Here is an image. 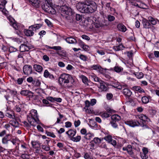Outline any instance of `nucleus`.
Wrapping results in <instances>:
<instances>
[{
  "label": "nucleus",
  "instance_id": "25",
  "mask_svg": "<svg viewBox=\"0 0 159 159\" xmlns=\"http://www.w3.org/2000/svg\"><path fill=\"white\" fill-rule=\"evenodd\" d=\"M33 68L36 71L39 73H41L43 70V68L41 65L37 64L33 65Z\"/></svg>",
  "mask_w": 159,
  "mask_h": 159
},
{
  "label": "nucleus",
  "instance_id": "21",
  "mask_svg": "<svg viewBox=\"0 0 159 159\" xmlns=\"http://www.w3.org/2000/svg\"><path fill=\"white\" fill-rule=\"evenodd\" d=\"M47 99L49 101L52 102H61L62 101L61 98H55L49 96L47 97Z\"/></svg>",
  "mask_w": 159,
  "mask_h": 159
},
{
  "label": "nucleus",
  "instance_id": "18",
  "mask_svg": "<svg viewBox=\"0 0 159 159\" xmlns=\"http://www.w3.org/2000/svg\"><path fill=\"white\" fill-rule=\"evenodd\" d=\"M99 83L100 84V86L99 87V88L101 91L105 92L106 91L108 90L107 85H106V83L102 80Z\"/></svg>",
  "mask_w": 159,
  "mask_h": 159
},
{
  "label": "nucleus",
  "instance_id": "20",
  "mask_svg": "<svg viewBox=\"0 0 159 159\" xmlns=\"http://www.w3.org/2000/svg\"><path fill=\"white\" fill-rule=\"evenodd\" d=\"M65 41L68 43L70 44H76L77 41L75 38L70 36L65 39Z\"/></svg>",
  "mask_w": 159,
  "mask_h": 159
},
{
  "label": "nucleus",
  "instance_id": "39",
  "mask_svg": "<svg viewBox=\"0 0 159 159\" xmlns=\"http://www.w3.org/2000/svg\"><path fill=\"white\" fill-rule=\"evenodd\" d=\"M81 139V137L80 135H78L75 137H71V140L74 142H78L80 141Z\"/></svg>",
  "mask_w": 159,
  "mask_h": 159
},
{
  "label": "nucleus",
  "instance_id": "1",
  "mask_svg": "<svg viewBox=\"0 0 159 159\" xmlns=\"http://www.w3.org/2000/svg\"><path fill=\"white\" fill-rule=\"evenodd\" d=\"M77 9L84 13H92L96 11L97 5L92 1H87L85 2H79L76 5Z\"/></svg>",
  "mask_w": 159,
  "mask_h": 159
},
{
  "label": "nucleus",
  "instance_id": "31",
  "mask_svg": "<svg viewBox=\"0 0 159 159\" xmlns=\"http://www.w3.org/2000/svg\"><path fill=\"white\" fill-rule=\"evenodd\" d=\"M91 79L95 82H98L99 83L102 80L99 78L97 77L96 75L93 74L90 75Z\"/></svg>",
  "mask_w": 159,
  "mask_h": 159
},
{
  "label": "nucleus",
  "instance_id": "10",
  "mask_svg": "<svg viewBox=\"0 0 159 159\" xmlns=\"http://www.w3.org/2000/svg\"><path fill=\"white\" fill-rule=\"evenodd\" d=\"M23 72L25 75H29L32 72V67L29 65H25L23 67Z\"/></svg>",
  "mask_w": 159,
  "mask_h": 159
},
{
  "label": "nucleus",
  "instance_id": "27",
  "mask_svg": "<svg viewBox=\"0 0 159 159\" xmlns=\"http://www.w3.org/2000/svg\"><path fill=\"white\" fill-rule=\"evenodd\" d=\"M148 19L152 25H155L156 24L157 22H158V20L157 19L153 18L152 16H150L148 17Z\"/></svg>",
  "mask_w": 159,
  "mask_h": 159
},
{
  "label": "nucleus",
  "instance_id": "43",
  "mask_svg": "<svg viewBox=\"0 0 159 159\" xmlns=\"http://www.w3.org/2000/svg\"><path fill=\"white\" fill-rule=\"evenodd\" d=\"M93 135H94L93 134L89 133L86 134L84 138L86 139L89 140L91 139V138L93 136Z\"/></svg>",
  "mask_w": 159,
  "mask_h": 159
},
{
  "label": "nucleus",
  "instance_id": "23",
  "mask_svg": "<svg viewBox=\"0 0 159 159\" xmlns=\"http://www.w3.org/2000/svg\"><path fill=\"white\" fill-rule=\"evenodd\" d=\"M117 27L119 31L122 32H125L127 30L126 26L122 23L118 24Z\"/></svg>",
  "mask_w": 159,
  "mask_h": 159
},
{
  "label": "nucleus",
  "instance_id": "32",
  "mask_svg": "<svg viewBox=\"0 0 159 159\" xmlns=\"http://www.w3.org/2000/svg\"><path fill=\"white\" fill-rule=\"evenodd\" d=\"M112 121L118 122L120 120V117L117 114L113 115L111 116Z\"/></svg>",
  "mask_w": 159,
  "mask_h": 159
},
{
  "label": "nucleus",
  "instance_id": "4",
  "mask_svg": "<svg viewBox=\"0 0 159 159\" xmlns=\"http://www.w3.org/2000/svg\"><path fill=\"white\" fill-rule=\"evenodd\" d=\"M40 27L39 24L32 25L29 27L28 29H25L24 30V33L27 36H32L34 34V32H36Z\"/></svg>",
  "mask_w": 159,
  "mask_h": 159
},
{
  "label": "nucleus",
  "instance_id": "28",
  "mask_svg": "<svg viewBox=\"0 0 159 159\" xmlns=\"http://www.w3.org/2000/svg\"><path fill=\"white\" fill-rule=\"evenodd\" d=\"M29 49V47L24 44H21L20 47V51L21 52L28 51Z\"/></svg>",
  "mask_w": 159,
  "mask_h": 159
},
{
  "label": "nucleus",
  "instance_id": "15",
  "mask_svg": "<svg viewBox=\"0 0 159 159\" xmlns=\"http://www.w3.org/2000/svg\"><path fill=\"white\" fill-rule=\"evenodd\" d=\"M11 136L12 135L9 134H6L2 139V143L3 144H7Z\"/></svg>",
  "mask_w": 159,
  "mask_h": 159
},
{
  "label": "nucleus",
  "instance_id": "36",
  "mask_svg": "<svg viewBox=\"0 0 159 159\" xmlns=\"http://www.w3.org/2000/svg\"><path fill=\"white\" fill-rule=\"evenodd\" d=\"M57 53L60 56L62 57H66V52L65 50H62V49H61V50L57 52Z\"/></svg>",
  "mask_w": 159,
  "mask_h": 159
},
{
  "label": "nucleus",
  "instance_id": "17",
  "mask_svg": "<svg viewBox=\"0 0 159 159\" xmlns=\"http://www.w3.org/2000/svg\"><path fill=\"white\" fill-rule=\"evenodd\" d=\"M6 116L7 117L14 119L15 118L14 113L13 111L10 110V108L7 107L6 111Z\"/></svg>",
  "mask_w": 159,
  "mask_h": 159
},
{
  "label": "nucleus",
  "instance_id": "2",
  "mask_svg": "<svg viewBox=\"0 0 159 159\" xmlns=\"http://www.w3.org/2000/svg\"><path fill=\"white\" fill-rule=\"evenodd\" d=\"M58 81L59 85L62 87L65 88L68 87V84H73L75 81L70 75L66 73L61 74L58 78Z\"/></svg>",
  "mask_w": 159,
  "mask_h": 159
},
{
  "label": "nucleus",
  "instance_id": "8",
  "mask_svg": "<svg viewBox=\"0 0 159 159\" xmlns=\"http://www.w3.org/2000/svg\"><path fill=\"white\" fill-rule=\"evenodd\" d=\"M10 25L12 26L15 30V33L16 34L18 35L19 36H21L22 35L21 32L18 30V26L16 23V21L14 20L13 19L12 20H10Z\"/></svg>",
  "mask_w": 159,
  "mask_h": 159
},
{
  "label": "nucleus",
  "instance_id": "9",
  "mask_svg": "<svg viewBox=\"0 0 159 159\" xmlns=\"http://www.w3.org/2000/svg\"><path fill=\"white\" fill-rule=\"evenodd\" d=\"M30 114L32 120L35 121L37 124H40V122L37 116V111L35 110H32L31 111Z\"/></svg>",
  "mask_w": 159,
  "mask_h": 159
},
{
  "label": "nucleus",
  "instance_id": "7",
  "mask_svg": "<svg viewBox=\"0 0 159 159\" xmlns=\"http://www.w3.org/2000/svg\"><path fill=\"white\" fill-rule=\"evenodd\" d=\"M89 68L92 70H96L101 74H104L105 72V70L98 64L91 65L90 66Z\"/></svg>",
  "mask_w": 159,
  "mask_h": 159
},
{
  "label": "nucleus",
  "instance_id": "53",
  "mask_svg": "<svg viewBox=\"0 0 159 159\" xmlns=\"http://www.w3.org/2000/svg\"><path fill=\"white\" fill-rule=\"evenodd\" d=\"M21 157L23 159H29V155L26 154H23L21 155Z\"/></svg>",
  "mask_w": 159,
  "mask_h": 159
},
{
  "label": "nucleus",
  "instance_id": "58",
  "mask_svg": "<svg viewBox=\"0 0 159 159\" xmlns=\"http://www.w3.org/2000/svg\"><path fill=\"white\" fill-rule=\"evenodd\" d=\"M80 58L84 61H86L87 60V58L85 56L81 54L80 56Z\"/></svg>",
  "mask_w": 159,
  "mask_h": 159
},
{
  "label": "nucleus",
  "instance_id": "12",
  "mask_svg": "<svg viewBox=\"0 0 159 159\" xmlns=\"http://www.w3.org/2000/svg\"><path fill=\"white\" fill-rule=\"evenodd\" d=\"M122 150L124 151H127L129 154L132 157H134L133 153L132 151V147L131 145H128L126 147H123L122 148Z\"/></svg>",
  "mask_w": 159,
  "mask_h": 159
},
{
  "label": "nucleus",
  "instance_id": "46",
  "mask_svg": "<svg viewBox=\"0 0 159 159\" xmlns=\"http://www.w3.org/2000/svg\"><path fill=\"white\" fill-rule=\"evenodd\" d=\"M46 134L48 136H50L53 138H55L56 137V136L53 132H49L46 131Z\"/></svg>",
  "mask_w": 159,
  "mask_h": 159
},
{
  "label": "nucleus",
  "instance_id": "6",
  "mask_svg": "<svg viewBox=\"0 0 159 159\" xmlns=\"http://www.w3.org/2000/svg\"><path fill=\"white\" fill-rule=\"evenodd\" d=\"M139 119H140L139 122L140 126H141L144 128H149L148 126L147 125L146 121H150V119L145 115L143 114H140L138 115Z\"/></svg>",
  "mask_w": 159,
  "mask_h": 159
},
{
  "label": "nucleus",
  "instance_id": "11",
  "mask_svg": "<svg viewBox=\"0 0 159 159\" xmlns=\"http://www.w3.org/2000/svg\"><path fill=\"white\" fill-rule=\"evenodd\" d=\"M125 123L126 125L133 127L140 126L139 122L136 120L126 121L125 122Z\"/></svg>",
  "mask_w": 159,
  "mask_h": 159
},
{
  "label": "nucleus",
  "instance_id": "49",
  "mask_svg": "<svg viewBox=\"0 0 159 159\" xmlns=\"http://www.w3.org/2000/svg\"><path fill=\"white\" fill-rule=\"evenodd\" d=\"M21 105L20 104L19 105H16L15 107V110H16L17 112H20V111L21 109Z\"/></svg>",
  "mask_w": 159,
  "mask_h": 159
},
{
  "label": "nucleus",
  "instance_id": "38",
  "mask_svg": "<svg viewBox=\"0 0 159 159\" xmlns=\"http://www.w3.org/2000/svg\"><path fill=\"white\" fill-rule=\"evenodd\" d=\"M108 24L107 23L105 24H102V23L98 22L95 23L94 24V26L96 28H99L100 27H103L105 25H107Z\"/></svg>",
  "mask_w": 159,
  "mask_h": 159
},
{
  "label": "nucleus",
  "instance_id": "35",
  "mask_svg": "<svg viewBox=\"0 0 159 159\" xmlns=\"http://www.w3.org/2000/svg\"><path fill=\"white\" fill-rule=\"evenodd\" d=\"M9 123L14 127H18L19 126V123L16 120H10Z\"/></svg>",
  "mask_w": 159,
  "mask_h": 159
},
{
  "label": "nucleus",
  "instance_id": "61",
  "mask_svg": "<svg viewBox=\"0 0 159 159\" xmlns=\"http://www.w3.org/2000/svg\"><path fill=\"white\" fill-rule=\"evenodd\" d=\"M75 126V127H78L80 124V120L75 121L74 123Z\"/></svg>",
  "mask_w": 159,
  "mask_h": 159
},
{
  "label": "nucleus",
  "instance_id": "24",
  "mask_svg": "<svg viewBox=\"0 0 159 159\" xmlns=\"http://www.w3.org/2000/svg\"><path fill=\"white\" fill-rule=\"evenodd\" d=\"M131 89L136 92H139V93H144V90L141 87L139 86H134L131 88Z\"/></svg>",
  "mask_w": 159,
  "mask_h": 159
},
{
  "label": "nucleus",
  "instance_id": "56",
  "mask_svg": "<svg viewBox=\"0 0 159 159\" xmlns=\"http://www.w3.org/2000/svg\"><path fill=\"white\" fill-rule=\"evenodd\" d=\"M53 48V50L56 51L57 52L61 50V49H62V48L60 46H54Z\"/></svg>",
  "mask_w": 159,
  "mask_h": 159
},
{
  "label": "nucleus",
  "instance_id": "50",
  "mask_svg": "<svg viewBox=\"0 0 159 159\" xmlns=\"http://www.w3.org/2000/svg\"><path fill=\"white\" fill-rule=\"evenodd\" d=\"M84 157L85 159H93L92 157L87 152L84 153Z\"/></svg>",
  "mask_w": 159,
  "mask_h": 159
},
{
  "label": "nucleus",
  "instance_id": "63",
  "mask_svg": "<svg viewBox=\"0 0 159 159\" xmlns=\"http://www.w3.org/2000/svg\"><path fill=\"white\" fill-rule=\"evenodd\" d=\"M75 19L77 21L80 20L82 19V16L79 14L75 15Z\"/></svg>",
  "mask_w": 159,
  "mask_h": 159
},
{
  "label": "nucleus",
  "instance_id": "30",
  "mask_svg": "<svg viewBox=\"0 0 159 159\" xmlns=\"http://www.w3.org/2000/svg\"><path fill=\"white\" fill-rule=\"evenodd\" d=\"M76 133V130H73L72 129H70L66 132V134L71 137H73L75 135Z\"/></svg>",
  "mask_w": 159,
  "mask_h": 159
},
{
  "label": "nucleus",
  "instance_id": "45",
  "mask_svg": "<svg viewBox=\"0 0 159 159\" xmlns=\"http://www.w3.org/2000/svg\"><path fill=\"white\" fill-rule=\"evenodd\" d=\"M31 143L34 148H36L39 147V144L38 142L32 141Z\"/></svg>",
  "mask_w": 159,
  "mask_h": 159
},
{
  "label": "nucleus",
  "instance_id": "33",
  "mask_svg": "<svg viewBox=\"0 0 159 159\" xmlns=\"http://www.w3.org/2000/svg\"><path fill=\"white\" fill-rule=\"evenodd\" d=\"M150 96H143L141 100L143 104H146L149 101V99L151 98Z\"/></svg>",
  "mask_w": 159,
  "mask_h": 159
},
{
  "label": "nucleus",
  "instance_id": "62",
  "mask_svg": "<svg viewBox=\"0 0 159 159\" xmlns=\"http://www.w3.org/2000/svg\"><path fill=\"white\" fill-rule=\"evenodd\" d=\"M9 51L10 52H15L17 51V49L13 47H10L9 49Z\"/></svg>",
  "mask_w": 159,
  "mask_h": 159
},
{
  "label": "nucleus",
  "instance_id": "16",
  "mask_svg": "<svg viewBox=\"0 0 159 159\" xmlns=\"http://www.w3.org/2000/svg\"><path fill=\"white\" fill-rule=\"evenodd\" d=\"M142 152H141L140 156L142 159H147L148 157V150L147 148H143L142 149Z\"/></svg>",
  "mask_w": 159,
  "mask_h": 159
},
{
  "label": "nucleus",
  "instance_id": "5",
  "mask_svg": "<svg viewBox=\"0 0 159 159\" xmlns=\"http://www.w3.org/2000/svg\"><path fill=\"white\" fill-rule=\"evenodd\" d=\"M60 13L62 16L66 17H67V16L73 15L75 14L74 11L71 8L66 6H63L61 8Z\"/></svg>",
  "mask_w": 159,
  "mask_h": 159
},
{
  "label": "nucleus",
  "instance_id": "48",
  "mask_svg": "<svg viewBox=\"0 0 159 159\" xmlns=\"http://www.w3.org/2000/svg\"><path fill=\"white\" fill-rule=\"evenodd\" d=\"M45 22L46 23L48 26L51 28L53 27V25L52 23L48 20H45Z\"/></svg>",
  "mask_w": 159,
  "mask_h": 159
},
{
  "label": "nucleus",
  "instance_id": "44",
  "mask_svg": "<svg viewBox=\"0 0 159 159\" xmlns=\"http://www.w3.org/2000/svg\"><path fill=\"white\" fill-rule=\"evenodd\" d=\"M107 18L110 22H112L115 20V17L110 15H108L107 16Z\"/></svg>",
  "mask_w": 159,
  "mask_h": 159
},
{
  "label": "nucleus",
  "instance_id": "54",
  "mask_svg": "<svg viewBox=\"0 0 159 159\" xmlns=\"http://www.w3.org/2000/svg\"><path fill=\"white\" fill-rule=\"evenodd\" d=\"M42 148L46 151H48L50 149V147L49 145H43L42 146Z\"/></svg>",
  "mask_w": 159,
  "mask_h": 159
},
{
  "label": "nucleus",
  "instance_id": "22",
  "mask_svg": "<svg viewBox=\"0 0 159 159\" xmlns=\"http://www.w3.org/2000/svg\"><path fill=\"white\" fill-rule=\"evenodd\" d=\"M20 94L23 96L29 95L30 96H33V93L28 90H22L20 92Z\"/></svg>",
  "mask_w": 159,
  "mask_h": 159
},
{
  "label": "nucleus",
  "instance_id": "41",
  "mask_svg": "<svg viewBox=\"0 0 159 159\" xmlns=\"http://www.w3.org/2000/svg\"><path fill=\"white\" fill-rule=\"evenodd\" d=\"M113 69L117 73L120 72L123 70V68L119 66H115Z\"/></svg>",
  "mask_w": 159,
  "mask_h": 159
},
{
  "label": "nucleus",
  "instance_id": "29",
  "mask_svg": "<svg viewBox=\"0 0 159 159\" xmlns=\"http://www.w3.org/2000/svg\"><path fill=\"white\" fill-rule=\"evenodd\" d=\"M80 78L82 80L83 82L87 86H89V81L88 80V78L85 76L82 75L80 76Z\"/></svg>",
  "mask_w": 159,
  "mask_h": 159
},
{
  "label": "nucleus",
  "instance_id": "19",
  "mask_svg": "<svg viewBox=\"0 0 159 159\" xmlns=\"http://www.w3.org/2000/svg\"><path fill=\"white\" fill-rule=\"evenodd\" d=\"M43 76L45 78H49L52 80H54L55 77L52 74H51L48 70H44L43 73Z\"/></svg>",
  "mask_w": 159,
  "mask_h": 159
},
{
  "label": "nucleus",
  "instance_id": "52",
  "mask_svg": "<svg viewBox=\"0 0 159 159\" xmlns=\"http://www.w3.org/2000/svg\"><path fill=\"white\" fill-rule=\"evenodd\" d=\"M110 123L114 128H116L118 127V125L116 122L111 121Z\"/></svg>",
  "mask_w": 159,
  "mask_h": 159
},
{
  "label": "nucleus",
  "instance_id": "14",
  "mask_svg": "<svg viewBox=\"0 0 159 159\" xmlns=\"http://www.w3.org/2000/svg\"><path fill=\"white\" fill-rule=\"evenodd\" d=\"M142 23L143 27L144 28L148 29L152 27V25L148 19L143 18L142 20Z\"/></svg>",
  "mask_w": 159,
  "mask_h": 159
},
{
  "label": "nucleus",
  "instance_id": "3",
  "mask_svg": "<svg viewBox=\"0 0 159 159\" xmlns=\"http://www.w3.org/2000/svg\"><path fill=\"white\" fill-rule=\"evenodd\" d=\"M45 2L42 6V9L46 12L52 14H55V10L52 7L51 0H45Z\"/></svg>",
  "mask_w": 159,
  "mask_h": 159
},
{
  "label": "nucleus",
  "instance_id": "34",
  "mask_svg": "<svg viewBox=\"0 0 159 159\" xmlns=\"http://www.w3.org/2000/svg\"><path fill=\"white\" fill-rule=\"evenodd\" d=\"M32 84L33 86L39 87L40 85L41 82L39 80L37 79H35L33 80L32 83Z\"/></svg>",
  "mask_w": 159,
  "mask_h": 159
},
{
  "label": "nucleus",
  "instance_id": "59",
  "mask_svg": "<svg viewBox=\"0 0 159 159\" xmlns=\"http://www.w3.org/2000/svg\"><path fill=\"white\" fill-rule=\"evenodd\" d=\"M17 140V139L16 138L11 139V138L10 140V141H11L13 145H16Z\"/></svg>",
  "mask_w": 159,
  "mask_h": 159
},
{
  "label": "nucleus",
  "instance_id": "40",
  "mask_svg": "<svg viewBox=\"0 0 159 159\" xmlns=\"http://www.w3.org/2000/svg\"><path fill=\"white\" fill-rule=\"evenodd\" d=\"M111 116V115L110 113H108L106 112H102L101 113V117L104 119L108 118Z\"/></svg>",
  "mask_w": 159,
  "mask_h": 159
},
{
  "label": "nucleus",
  "instance_id": "57",
  "mask_svg": "<svg viewBox=\"0 0 159 159\" xmlns=\"http://www.w3.org/2000/svg\"><path fill=\"white\" fill-rule=\"evenodd\" d=\"M90 102V104L91 106H93L97 102V101L95 99H92L91 100Z\"/></svg>",
  "mask_w": 159,
  "mask_h": 159
},
{
  "label": "nucleus",
  "instance_id": "51",
  "mask_svg": "<svg viewBox=\"0 0 159 159\" xmlns=\"http://www.w3.org/2000/svg\"><path fill=\"white\" fill-rule=\"evenodd\" d=\"M136 76L138 79H140L142 78L143 76V74L142 72L137 73L135 74Z\"/></svg>",
  "mask_w": 159,
  "mask_h": 159
},
{
  "label": "nucleus",
  "instance_id": "37",
  "mask_svg": "<svg viewBox=\"0 0 159 159\" xmlns=\"http://www.w3.org/2000/svg\"><path fill=\"white\" fill-rule=\"evenodd\" d=\"M125 47L122 44H120L116 46L113 47V49L116 51H119L123 50Z\"/></svg>",
  "mask_w": 159,
  "mask_h": 159
},
{
  "label": "nucleus",
  "instance_id": "13",
  "mask_svg": "<svg viewBox=\"0 0 159 159\" xmlns=\"http://www.w3.org/2000/svg\"><path fill=\"white\" fill-rule=\"evenodd\" d=\"M85 106L84 109H85L86 112L89 113H91L93 111V109L92 108L90 107L91 104H90V102L88 100H86L85 101Z\"/></svg>",
  "mask_w": 159,
  "mask_h": 159
},
{
  "label": "nucleus",
  "instance_id": "47",
  "mask_svg": "<svg viewBox=\"0 0 159 159\" xmlns=\"http://www.w3.org/2000/svg\"><path fill=\"white\" fill-rule=\"evenodd\" d=\"M104 139L108 143H109L111 141L112 139V136L110 135H108L105 136L104 138Z\"/></svg>",
  "mask_w": 159,
  "mask_h": 159
},
{
  "label": "nucleus",
  "instance_id": "26",
  "mask_svg": "<svg viewBox=\"0 0 159 159\" xmlns=\"http://www.w3.org/2000/svg\"><path fill=\"white\" fill-rule=\"evenodd\" d=\"M122 93L125 96L128 97H130L132 94L131 91L128 89H123Z\"/></svg>",
  "mask_w": 159,
  "mask_h": 159
},
{
  "label": "nucleus",
  "instance_id": "55",
  "mask_svg": "<svg viewBox=\"0 0 159 159\" xmlns=\"http://www.w3.org/2000/svg\"><path fill=\"white\" fill-rule=\"evenodd\" d=\"M24 79L25 78L23 77L18 79L17 80V84L19 85L21 84L22 83Z\"/></svg>",
  "mask_w": 159,
  "mask_h": 159
},
{
  "label": "nucleus",
  "instance_id": "60",
  "mask_svg": "<svg viewBox=\"0 0 159 159\" xmlns=\"http://www.w3.org/2000/svg\"><path fill=\"white\" fill-rule=\"evenodd\" d=\"M113 96L111 93H107L106 95V97L108 100H110L113 98Z\"/></svg>",
  "mask_w": 159,
  "mask_h": 159
},
{
  "label": "nucleus",
  "instance_id": "64",
  "mask_svg": "<svg viewBox=\"0 0 159 159\" xmlns=\"http://www.w3.org/2000/svg\"><path fill=\"white\" fill-rule=\"evenodd\" d=\"M6 130H3L1 132H0V137H3L5 135L7 134Z\"/></svg>",
  "mask_w": 159,
  "mask_h": 159
},
{
  "label": "nucleus",
  "instance_id": "42",
  "mask_svg": "<svg viewBox=\"0 0 159 159\" xmlns=\"http://www.w3.org/2000/svg\"><path fill=\"white\" fill-rule=\"evenodd\" d=\"M10 93L11 94H12L14 96H16V98L18 100H20V99L18 97L17 95V92L16 91L12 90H9Z\"/></svg>",
  "mask_w": 159,
  "mask_h": 159
}]
</instances>
